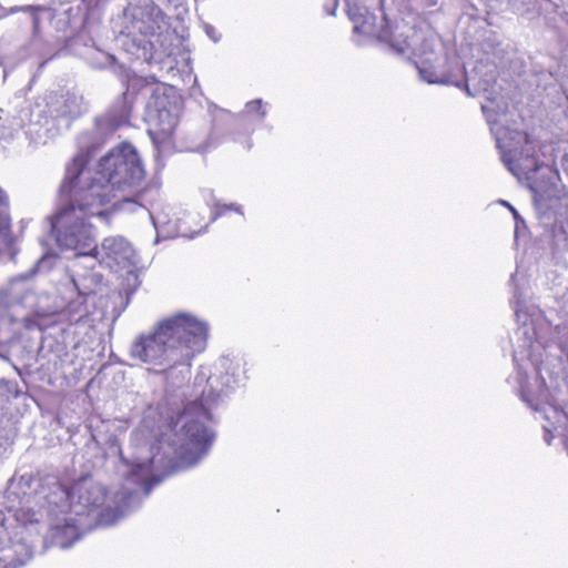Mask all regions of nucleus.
I'll return each mask as SVG.
<instances>
[{
	"label": "nucleus",
	"instance_id": "f03ea898",
	"mask_svg": "<svg viewBox=\"0 0 568 568\" xmlns=\"http://www.w3.org/2000/svg\"><path fill=\"white\" fill-rule=\"evenodd\" d=\"M151 457L136 456L132 462L121 457L119 473L124 477L125 486L112 497L106 488L92 478L83 477L74 481L70 488L54 483L50 493L44 496L49 513L55 515L69 513L92 527L112 526L141 503L139 493L149 496L152 488L165 476L182 469L173 459L161 453V446L150 447Z\"/></svg>",
	"mask_w": 568,
	"mask_h": 568
},
{
	"label": "nucleus",
	"instance_id": "a211bd4d",
	"mask_svg": "<svg viewBox=\"0 0 568 568\" xmlns=\"http://www.w3.org/2000/svg\"><path fill=\"white\" fill-rule=\"evenodd\" d=\"M225 132L226 130L224 126L214 132V124L212 125V131L207 136L204 133H200L197 131L186 132L182 138L184 149L191 152H204L207 149L219 144L223 140Z\"/></svg>",
	"mask_w": 568,
	"mask_h": 568
},
{
	"label": "nucleus",
	"instance_id": "c9c22d12",
	"mask_svg": "<svg viewBox=\"0 0 568 568\" xmlns=\"http://www.w3.org/2000/svg\"><path fill=\"white\" fill-rule=\"evenodd\" d=\"M545 442L550 445L551 444V440L554 438L552 434L550 433V430L548 428L545 427Z\"/></svg>",
	"mask_w": 568,
	"mask_h": 568
},
{
	"label": "nucleus",
	"instance_id": "aec40b11",
	"mask_svg": "<svg viewBox=\"0 0 568 568\" xmlns=\"http://www.w3.org/2000/svg\"><path fill=\"white\" fill-rule=\"evenodd\" d=\"M85 50L82 53L84 60L95 69H105L113 67L116 59L115 57L99 48L93 39H89V41H84Z\"/></svg>",
	"mask_w": 568,
	"mask_h": 568
},
{
	"label": "nucleus",
	"instance_id": "5701e85b",
	"mask_svg": "<svg viewBox=\"0 0 568 568\" xmlns=\"http://www.w3.org/2000/svg\"><path fill=\"white\" fill-rule=\"evenodd\" d=\"M552 245L558 252H568V226L562 222L552 227Z\"/></svg>",
	"mask_w": 568,
	"mask_h": 568
},
{
	"label": "nucleus",
	"instance_id": "c756f323",
	"mask_svg": "<svg viewBox=\"0 0 568 568\" xmlns=\"http://www.w3.org/2000/svg\"><path fill=\"white\" fill-rule=\"evenodd\" d=\"M24 10L30 12L33 32L34 34H38L40 30L41 14L44 12V9L41 7L30 6L27 7Z\"/></svg>",
	"mask_w": 568,
	"mask_h": 568
},
{
	"label": "nucleus",
	"instance_id": "423d86ee",
	"mask_svg": "<svg viewBox=\"0 0 568 568\" xmlns=\"http://www.w3.org/2000/svg\"><path fill=\"white\" fill-rule=\"evenodd\" d=\"M209 327L207 323L190 313H176L169 316L148 334L139 335L131 345V357L148 365L155 372L172 361L192 338L193 333H202Z\"/></svg>",
	"mask_w": 568,
	"mask_h": 568
},
{
	"label": "nucleus",
	"instance_id": "4be33fe9",
	"mask_svg": "<svg viewBox=\"0 0 568 568\" xmlns=\"http://www.w3.org/2000/svg\"><path fill=\"white\" fill-rule=\"evenodd\" d=\"M55 260V254L44 253L28 272L21 274L19 277L21 280H29L38 273L47 272L53 267Z\"/></svg>",
	"mask_w": 568,
	"mask_h": 568
},
{
	"label": "nucleus",
	"instance_id": "9b49d317",
	"mask_svg": "<svg viewBox=\"0 0 568 568\" xmlns=\"http://www.w3.org/2000/svg\"><path fill=\"white\" fill-rule=\"evenodd\" d=\"M41 106L50 115V119L60 125L64 121L65 126H69L73 119L87 110L83 97L70 92L65 94L50 93L44 98Z\"/></svg>",
	"mask_w": 568,
	"mask_h": 568
},
{
	"label": "nucleus",
	"instance_id": "b1692460",
	"mask_svg": "<svg viewBox=\"0 0 568 568\" xmlns=\"http://www.w3.org/2000/svg\"><path fill=\"white\" fill-rule=\"evenodd\" d=\"M170 207H164L161 205H153L152 209L149 210L150 217L152 220V223L156 231H159L162 227H165L170 224L171 217H170Z\"/></svg>",
	"mask_w": 568,
	"mask_h": 568
},
{
	"label": "nucleus",
	"instance_id": "393cba45",
	"mask_svg": "<svg viewBox=\"0 0 568 568\" xmlns=\"http://www.w3.org/2000/svg\"><path fill=\"white\" fill-rule=\"evenodd\" d=\"M72 282L79 292V301H73L69 304L68 310L70 313L79 314V317H82L88 314V310L84 306L85 296L91 294V291H85L80 288L79 283L75 278H72Z\"/></svg>",
	"mask_w": 568,
	"mask_h": 568
},
{
	"label": "nucleus",
	"instance_id": "2f4dec72",
	"mask_svg": "<svg viewBox=\"0 0 568 568\" xmlns=\"http://www.w3.org/2000/svg\"><path fill=\"white\" fill-rule=\"evenodd\" d=\"M205 32L213 41L216 42L219 40V38L215 36L216 31L212 26H206Z\"/></svg>",
	"mask_w": 568,
	"mask_h": 568
},
{
	"label": "nucleus",
	"instance_id": "a878e982",
	"mask_svg": "<svg viewBox=\"0 0 568 568\" xmlns=\"http://www.w3.org/2000/svg\"><path fill=\"white\" fill-rule=\"evenodd\" d=\"M50 315L45 312L36 311L23 320L24 327L27 329L38 328L42 331L48 326L47 320Z\"/></svg>",
	"mask_w": 568,
	"mask_h": 568
},
{
	"label": "nucleus",
	"instance_id": "7ed1b4c3",
	"mask_svg": "<svg viewBox=\"0 0 568 568\" xmlns=\"http://www.w3.org/2000/svg\"><path fill=\"white\" fill-rule=\"evenodd\" d=\"M214 373L201 369L193 383V399L190 400L175 426L174 452L182 469L195 466L210 450L214 433L205 425L212 419L211 409L241 382L242 364L227 357L217 361Z\"/></svg>",
	"mask_w": 568,
	"mask_h": 568
},
{
	"label": "nucleus",
	"instance_id": "ddd939ff",
	"mask_svg": "<svg viewBox=\"0 0 568 568\" xmlns=\"http://www.w3.org/2000/svg\"><path fill=\"white\" fill-rule=\"evenodd\" d=\"M347 14L354 23V33L375 38L379 42L382 39H388L389 24L385 14L382 16L381 21H377V17L369 13L365 7L358 6L349 0Z\"/></svg>",
	"mask_w": 568,
	"mask_h": 568
},
{
	"label": "nucleus",
	"instance_id": "f704fd0d",
	"mask_svg": "<svg viewBox=\"0 0 568 568\" xmlns=\"http://www.w3.org/2000/svg\"><path fill=\"white\" fill-rule=\"evenodd\" d=\"M510 211L513 213L514 219L516 220V225L518 226L519 222L524 223V220L519 216L518 212L514 206H510Z\"/></svg>",
	"mask_w": 568,
	"mask_h": 568
},
{
	"label": "nucleus",
	"instance_id": "f3484780",
	"mask_svg": "<svg viewBox=\"0 0 568 568\" xmlns=\"http://www.w3.org/2000/svg\"><path fill=\"white\" fill-rule=\"evenodd\" d=\"M179 119L180 111L176 105L166 106L163 102H159L152 121L162 139H168L175 133Z\"/></svg>",
	"mask_w": 568,
	"mask_h": 568
},
{
	"label": "nucleus",
	"instance_id": "6e6552de",
	"mask_svg": "<svg viewBox=\"0 0 568 568\" xmlns=\"http://www.w3.org/2000/svg\"><path fill=\"white\" fill-rule=\"evenodd\" d=\"M207 336L209 327L202 333H193L192 338L187 341L184 348L172 357V361H168V364L162 366L163 369L154 372L164 375L166 392H174L190 378L191 362L196 354L205 349Z\"/></svg>",
	"mask_w": 568,
	"mask_h": 568
},
{
	"label": "nucleus",
	"instance_id": "6ab92c4d",
	"mask_svg": "<svg viewBox=\"0 0 568 568\" xmlns=\"http://www.w3.org/2000/svg\"><path fill=\"white\" fill-rule=\"evenodd\" d=\"M120 40L123 49L135 59L143 61L153 59V43L149 37L120 33Z\"/></svg>",
	"mask_w": 568,
	"mask_h": 568
},
{
	"label": "nucleus",
	"instance_id": "f8f14e48",
	"mask_svg": "<svg viewBox=\"0 0 568 568\" xmlns=\"http://www.w3.org/2000/svg\"><path fill=\"white\" fill-rule=\"evenodd\" d=\"M93 257H100L109 266H118L120 268L134 267L139 263V255L132 244L121 235L105 237L98 253Z\"/></svg>",
	"mask_w": 568,
	"mask_h": 568
},
{
	"label": "nucleus",
	"instance_id": "e433bc0d",
	"mask_svg": "<svg viewBox=\"0 0 568 568\" xmlns=\"http://www.w3.org/2000/svg\"><path fill=\"white\" fill-rule=\"evenodd\" d=\"M0 68H2V72H3V80H6L7 78V63H4L2 60H0Z\"/></svg>",
	"mask_w": 568,
	"mask_h": 568
},
{
	"label": "nucleus",
	"instance_id": "dca6fc26",
	"mask_svg": "<svg viewBox=\"0 0 568 568\" xmlns=\"http://www.w3.org/2000/svg\"><path fill=\"white\" fill-rule=\"evenodd\" d=\"M419 77L423 81L429 84H448L455 87H465L468 95H473L467 84H465V73L463 67L456 63V68L453 71L446 72L438 70L430 62L416 64Z\"/></svg>",
	"mask_w": 568,
	"mask_h": 568
},
{
	"label": "nucleus",
	"instance_id": "0eeeda50",
	"mask_svg": "<svg viewBox=\"0 0 568 568\" xmlns=\"http://www.w3.org/2000/svg\"><path fill=\"white\" fill-rule=\"evenodd\" d=\"M490 131L495 136L496 146L500 152V159L505 166L515 176L525 175L531 181L530 189L535 193V201L539 203L541 186L537 184L535 175L544 170L555 175L551 168L539 163L536 159L538 144L528 133L501 126L497 123V115L493 108L481 106Z\"/></svg>",
	"mask_w": 568,
	"mask_h": 568
},
{
	"label": "nucleus",
	"instance_id": "58836bf2",
	"mask_svg": "<svg viewBox=\"0 0 568 568\" xmlns=\"http://www.w3.org/2000/svg\"><path fill=\"white\" fill-rule=\"evenodd\" d=\"M501 203L504 204V206H507V207L510 210V206H511V205H510L508 202H506V201H501Z\"/></svg>",
	"mask_w": 568,
	"mask_h": 568
},
{
	"label": "nucleus",
	"instance_id": "9d476101",
	"mask_svg": "<svg viewBox=\"0 0 568 568\" xmlns=\"http://www.w3.org/2000/svg\"><path fill=\"white\" fill-rule=\"evenodd\" d=\"M20 119L26 138L36 146L47 144L61 132V125L50 119L41 103L23 110Z\"/></svg>",
	"mask_w": 568,
	"mask_h": 568
},
{
	"label": "nucleus",
	"instance_id": "f257e3e1",
	"mask_svg": "<svg viewBox=\"0 0 568 568\" xmlns=\"http://www.w3.org/2000/svg\"><path fill=\"white\" fill-rule=\"evenodd\" d=\"M134 82H129L126 90L103 116L95 120L91 130L78 135L79 152L67 165L63 179L64 189L72 183L101 205L114 201L113 207L116 209L124 203H138L145 192L140 190L145 169L138 150L130 143H121L101 158L95 171L88 169V163L98 148L120 126L129 123L135 97Z\"/></svg>",
	"mask_w": 568,
	"mask_h": 568
},
{
	"label": "nucleus",
	"instance_id": "4c0bfd02",
	"mask_svg": "<svg viewBox=\"0 0 568 568\" xmlns=\"http://www.w3.org/2000/svg\"><path fill=\"white\" fill-rule=\"evenodd\" d=\"M337 8V0H334L333 1V9L331 11H328V14H334L335 13V9Z\"/></svg>",
	"mask_w": 568,
	"mask_h": 568
},
{
	"label": "nucleus",
	"instance_id": "7c9ffc66",
	"mask_svg": "<svg viewBox=\"0 0 568 568\" xmlns=\"http://www.w3.org/2000/svg\"><path fill=\"white\" fill-rule=\"evenodd\" d=\"M8 306L4 303V295L0 294V320L7 315Z\"/></svg>",
	"mask_w": 568,
	"mask_h": 568
},
{
	"label": "nucleus",
	"instance_id": "473e14b6",
	"mask_svg": "<svg viewBox=\"0 0 568 568\" xmlns=\"http://www.w3.org/2000/svg\"><path fill=\"white\" fill-rule=\"evenodd\" d=\"M100 0H82V3L85 6L88 10L98 6Z\"/></svg>",
	"mask_w": 568,
	"mask_h": 568
},
{
	"label": "nucleus",
	"instance_id": "20e7f679",
	"mask_svg": "<svg viewBox=\"0 0 568 568\" xmlns=\"http://www.w3.org/2000/svg\"><path fill=\"white\" fill-rule=\"evenodd\" d=\"M517 274L510 276L514 286L515 314L519 322L516 332L517 345L513 359L517 368L520 397L529 407L539 412L548 403L549 393L545 378L540 375L541 351L544 339L550 332V325L540 311H523V297L516 284Z\"/></svg>",
	"mask_w": 568,
	"mask_h": 568
},
{
	"label": "nucleus",
	"instance_id": "72a5a7b5",
	"mask_svg": "<svg viewBox=\"0 0 568 568\" xmlns=\"http://www.w3.org/2000/svg\"><path fill=\"white\" fill-rule=\"evenodd\" d=\"M495 81V77L491 75L490 80H485L483 83L479 84L480 89L484 90V91H487L488 88L490 87L491 82Z\"/></svg>",
	"mask_w": 568,
	"mask_h": 568
},
{
	"label": "nucleus",
	"instance_id": "2eb2a0df",
	"mask_svg": "<svg viewBox=\"0 0 568 568\" xmlns=\"http://www.w3.org/2000/svg\"><path fill=\"white\" fill-rule=\"evenodd\" d=\"M92 528L91 524L80 521L78 517L68 513L62 525L57 524L52 527V541L57 547L67 549L81 537L82 532Z\"/></svg>",
	"mask_w": 568,
	"mask_h": 568
},
{
	"label": "nucleus",
	"instance_id": "4468645a",
	"mask_svg": "<svg viewBox=\"0 0 568 568\" xmlns=\"http://www.w3.org/2000/svg\"><path fill=\"white\" fill-rule=\"evenodd\" d=\"M250 115H254L258 122L264 121L266 110L263 109V101L261 99L247 102L244 110L239 115L231 114L227 111H221L220 114L214 118V132L222 126H224L226 131L245 128L247 132H251L252 129L248 128Z\"/></svg>",
	"mask_w": 568,
	"mask_h": 568
},
{
	"label": "nucleus",
	"instance_id": "bb28decb",
	"mask_svg": "<svg viewBox=\"0 0 568 568\" xmlns=\"http://www.w3.org/2000/svg\"><path fill=\"white\" fill-rule=\"evenodd\" d=\"M436 43L437 41L434 37L424 38L420 45L417 48L413 47V50L415 54L423 58L422 62L429 63L432 62L430 55L435 53Z\"/></svg>",
	"mask_w": 568,
	"mask_h": 568
},
{
	"label": "nucleus",
	"instance_id": "1a4fd4ad",
	"mask_svg": "<svg viewBox=\"0 0 568 568\" xmlns=\"http://www.w3.org/2000/svg\"><path fill=\"white\" fill-rule=\"evenodd\" d=\"M163 12L153 2L128 7L121 17L120 33L151 37L163 23Z\"/></svg>",
	"mask_w": 568,
	"mask_h": 568
},
{
	"label": "nucleus",
	"instance_id": "412c9836",
	"mask_svg": "<svg viewBox=\"0 0 568 568\" xmlns=\"http://www.w3.org/2000/svg\"><path fill=\"white\" fill-rule=\"evenodd\" d=\"M381 42L387 44L388 48L397 54L405 53L409 48H413V43L408 41V37H404V32L395 33L390 27L388 39H382Z\"/></svg>",
	"mask_w": 568,
	"mask_h": 568
},
{
	"label": "nucleus",
	"instance_id": "39448f33",
	"mask_svg": "<svg viewBox=\"0 0 568 568\" xmlns=\"http://www.w3.org/2000/svg\"><path fill=\"white\" fill-rule=\"evenodd\" d=\"M70 183L64 189L63 183L60 186V193L65 196L68 204L63 206L55 215L49 216V226L55 234L57 244L63 250L77 252V255L93 256L98 253L94 227L90 223V217L102 216L104 211L97 201Z\"/></svg>",
	"mask_w": 568,
	"mask_h": 568
},
{
	"label": "nucleus",
	"instance_id": "c85d7f7f",
	"mask_svg": "<svg viewBox=\"0 0 568 568\" xmlns=\"http://www.w3.org/2000/svg\"><path fill=\"white\" fill-rule=\"evenodd\" d=\"M14 518L21 525L38 523V514L32 508L20 507L14 510Z\"/></svg>",
	"mask_w": 568,
	"mask_h": 568
},
{
	"label": "nucleus",
	"instance_id": "cd10ccee",
	"mask_svg": "<svg viewBox=\"0 0 568 568\" xmlns=\"http://www.w3.org/2000/svg\"><path fill=\"white\" fill-rule=\"evenodd\" d=\"M209 193H210V196L212 197L213 207H214L212 211L211 221L217 220L221 215H223L229 210L234 211L239 214H243V210H242L241 205H239L236 203L221 204L217 200L214 199L212 191H210Z\"/></svg>",
	"mask_w": 568,
	"mask_h": 568
}]
</instances>
